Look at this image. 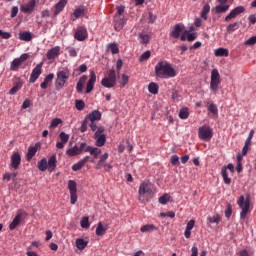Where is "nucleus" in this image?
Listing matches in <instances>:
<instances>
[{
    "label": "nucleus",
    "instance_id": "1",
    "mask_svg": "<svg viewBox=\"0 0 256 256\" xmlns=\"http://www.w3.org/2000/svg\"><path fill=\"white\" fill-rule=\"evenodd\" d=\"M155 75L160 79H171L177 77V71L166 60L159 61L155 66Z\"/></svg>",
    "mask_w": 256,
    "mask_h": 256
},
{
    "label": "nucleus",
    "instance_id": "2",
    "mask_svg": "<svg viewBox=\"0 0 256 256\" xmlns=\"http://www.w3.org/2000/svg\"><path fill=\"white\" fill-rule=\"evenodd\" d=\"M96 121H101V112H99V110H94L91 114L86 116L82 124V129H89V127L90 129H97Z\"/></svg>",
    "mask_w": 256,
    "mask_h": 256
},
{
    "label": "nucleus",
    "instance_id": "3",
    "mask_svg": "<svg viewBox=\"0 0 256 256\" xmlns=\"http://www.w3.org/2000/svg\"><path fill=\"white\" fill-rule=\"evenodd\" d=\"M71 73L69 70H60L56 74V80H55V88L59 91L60 89H63L65 87V84L69 80Z\"/></svg>",
    "mask_w": 256,
    "mask_h": 256
},
{
    "label": "nucleus",
    "instance_id": "4",
    "mask_svg": "<svg viewBox=\"0 0 256 256\" xmlns=\"http://www.w3.org/2000/svg\"><path fill=\"white\" fill-rule=\"evenodd\" d=\"M117 83V75L115 74V70L111 69L108 72V75L104 77L101 81V85L106 87V89H111L115 87Z\"/></svg>",
    "mask_w": 256,
    "mask_h": 256
},
{
    "label": "nucleus",
    "instance_id": "5",
    "mask_svg": "<svg viewBox=\"0 0 256 256\" xmlns=\"http://www.w3.org/2000/svg\"><path fill=\"white\" fill-rule=\"evenodd\" d=\"M238 205L242 211L240 212V219H245L247 217V213H249V209L251 207V202L249 200V196L245 198V196H240L238 200Z\"/></svg>",
    "mask_w": 256,
    "mask_h": 256
},
{
    "label": "nucleus",
    "instance_id": "6",
    "mask_svg": "<svg viewBox=\"0 0 256 256\" xmlns=\"http://www.w3.org/2000/svg\"><path fill=\"white\" fill-rule=\"evenodd\" d=\"M210 79V89L216 93V91H219V85H221V74H219V70L212 69Z\"/></svg>",
    "mask_w": 256,
    "mask_h": 256
},
{
    "label": "nucleus",
    "instance_id": "7",
    "mask_svg": "<svg viewBox=\"0 0 256 256\" xmlns=\"http://www.w3.org/2000/svg\"><path fill=\"white\" fill-rule=\"evenodd\" d=\"M138 193L140 195V198L143 197V195H151L153 193V184L149 180H144L139 187Z\"/></svg>",
    "mask_w": 256,
    "mask_h": 256
},
{
    "label": "nucleus",
    "instance_id": "8",
    "mask_svg": "<svg viewBox=\"0 0 256 256\" xmlns=\"http://www.w3.org/2000/svg\"><path fill=\"white\" fill-rule=\"evenodd\" d=\"M68 189L70 191V203L71 205H75L77 203V182L75 180H69Z\"/></svg>",
    "mask_w": 256,
    "mask_h": 256
},
{
    "label": "nucleus",
    "instance_id": "9",
    "mask_svg": "<svg viewBox=\"0 0 256 256\" xmlns=\"http://www.w3.org/2000/svg\"><path fill=\"white\" fill-rule=\"evenodd\" d=\"M27 59H29V54H22L19 58H15L10 64V71H19V67H21Z\"/></svg>",
    "mask_w": 256,
    "mask_h": 256
},
{
    "label": "nucleus",
    "instance_id": "10",
    "mask_svg": "<svg viewBox=\"0 0 256 256\" xmlns=\"http://www.w3.org/2000/svg\"><path fill=\"white\" fill-rule=\"evenodd\" d=\"M94 138L96 140V147H103V145H105L107 142V137L103 133V130H97L94 134Z\"/></svg>",
    "mask_w": 256,
    "mask_h": 256
},
{
    "label": "nucleus",
    "instance_id": "11",
    "mask_svg": "<svg viewBox=\"0 0 256 256\" xmlns=\"http://www.w3.org/2000/svg\"><path fill=\"white\" fill-rule=\"evenodd\" d=\"M85 145V143H81L80 147L75 145L74 147L69 148L66 151V155H68V157H76V155H81V153H83V149H85Z\"/></svg>",
    "mask_w": 256,
    "mask_h": 256
},
{
    "label": "nucleus",
    "instance_id": "12",
    "mask_svg": "<svg viewBox=\"0 0 256 256\" xmlns=\"http://www.w3.org/2000/svg\"><path fill=\"white\" fill-rule=\"evenodd\" d=\"M198 137L201 141H210L213 139V130L211 129H199Z\"/></svg>",
    "mask_w": 256,
    "mask_h": 256
},
{
    "label": "nucleus",
    "instance_id": "13",
    "mask_svg": "<svg viewBox=\"0 0 256 256\" xmlns=\"http://www.w3.org/2000/svg\"><path fill=\"white\" fill-rule=\"evenodd\" d=\"M42 69H43V63H39L36 65V67L32 70V73L30 75V79H29L30 83H35V81H37L38 77L41 76Z\"/></svg>",
    "mask_w": 256,
    "mask_h": 256
},
{
    "label": "nucleus",
    "instance_id": "14",
    "mask_svg": "<svg viewBox=\"0 0 256 256\" xmlns=\"http://www.w3.org/2000/svg\"><path fill=\"white\" fill-rule=\"evenodd\" d=\"M35 5H37V1L30 0L28 3L21 5L20 10L22 11V13H27L28 15H31V13L35 9Z\"/></svg>",
    "mask_w": 256,
    "mask_h": 256
},
{
    "label": "nucleus",
    "instance_id": "15",
    "mask_svg": "<svg viewBox=\"0 0 256 256\" xmlns=\"http://www.w3.org/2000/svg\"><path fill=\"white\" fill-rule=\"evenodd\" d=\"M245 12V7L238 6L231 10V12L225 17V21H231V19H235L237 15H241V13Z\"/></svg>",
    "mask_w": 256,
    "mask_h": 256
},
{
    "label": "nucleus",
    "instance_id": "16",
    "mask_svg": "<svg viewBox=\"0 0 256 256\" xmlns=\"http://www.w3.org/2000/svg\"><path fill=\"white\" fill-rule=\"evenodd\" d=\"M74 37L77 41H85L88 37L87 28L80 27L76 30Z\"/></svg>",
    "mask_w": 256,
    "mask_h": 256
},
{
    "label": "nucleus",
    "instance_id": "17",
    "mask_svg": "<svg viewBox=\"0 0 256 256\" xmlns=\"http://www.w3.org/2000/svg\"><path fill=\"white\" fill-rule=\"evenodd\" d=\"M61 55V47L60 46H55L51 48L50 50L47 51L46 57L50 61L53 59H56V57H59Z\"/></svg>",
    "mask_w": 256,
    "mask_h": 256
},
{
    "label": "nucleus",
    "instance_id": "18",
    "mask_svg": "<svg viewBox=\"0 0 256 256\" xmlns=\"http://www.w3.org/2000/svg\"><path fill=\"white\" fill-rule=\"evenodd\" d=\"M95 81H97V75H95V71H91L90 78L86 85V93H90L93 91V88L95 87Z\"/></svg>",
    "mask_w": 256,
    "mask_h": 256
},
{
    "label": "nucleus",
    "instance_id": "19",
    "mask_svg": "<svg viewBox=\"0 0 256 256\" xmlns=\"http://www.w3.org/2000/svg\"><path fill=\"white\" fill-rule=\"evenodd\" d=\"M41 147V143H36L33 146H30L28 148V152L26 154V159L27 161H31V159H33V157H35V155L37 154V151L39 150V148Z\"/></svg>",
    "mask_w": 256,
    "mask_h": 256
},
{
    "label": "nucleus",
    "instance_id": "20",
    "mask_svg": "<svg viewBox=\"0 0 256 256\" xmlns=\"http://www.w3.org/2000/svg\"><path fill=\"white\" fill-rule=\"evenodd\" d=\"M21 165V154L19 152H14L11 156V167L12 169H19Z\"/></svg>",
    "mask_w": 256,
    "mask_h": 256
},
{
    "label": "nucleus",
    "instance_id": "21",
    "mask_svg": "<svg viewBox=\"0 0 256 256\" xmlns=\"http://www.w3.org/2000/svg\"><path fill=\"white\" fill-rule=\"evenodd\" d=\"M181 41H195L197 39V34L191 33L189 30H185L181 36Z\"/></svg>",
    "mask_w": 256,
    "mask_h": 256
},
{
    "label": "nucleus",
    "instance_id": "22",
    "mask_svg": "<svg viewBox=\"0 0 256 256\" xmlns=\"http://www.w3.org/2000/svg\"><path fill=\"white\" fill-rule=\"evenodd\" d=\"M184 26L182 24H176L170 33V37L174 39H179L181 37V31H183Z\"/></svg>",
    "mask_w": 256,
    "mask_h": 256
},
{
    "label": "nucleus",
    "instance_id": "23",
    "mask_svg": "<svg viewBox=\"0 0 256 256\" xmlns=\"http://www.w3.org/2000/svg\"><path fill=\"white\" fill-rule=\"evenodd\" d=\"M87 161H89V156H85L83 159L75 163L72 166V171H81V169L85 167V163H87Z\"/></svg>",
    "mask_w": 256,
    "mask_h": 256
},
{
    "label": "nucleus",
    "instance_id": "24",
    "mask_svg": "<svg viewBox=\"0 0 256 256\" xmlns=\"http://www.w3.org/2000/svg\"><path fill=\"white\" fill-rule=\"evenodd\" d=\"M47 164H48V170L50 171V173H53V171H55V169H57V156L52 155L48 159Z\"/></svg>",
    "mask_w": 256,
    "mask_h": 256
},
{
    "label": "nucleus",
    "instance_id": "25",
    "mask_svg": "<svg viewBox=\"0 0 256 256\" xmlns=\"http://www.w3.org/2000/svg\"><path fill=\"white\" fill-rule=\"evenodd\" d=\"M67 5V0H60L54 7V15L57 17L61 11L65 9V6Z\"/></svg>",
    "mask_w": 256,
    "mask_h": 256
},
{
    "label": "nucleus",
    "instance_id": "26",
    "mask_svg": "<svg viewBox=\"0 0 256 256\" xmlns=\"http://www.w3.org/2000/svg\"><path fill=\"white\" fill-rule=\"evenodd\" d=\"M123 25H125V19L119 18V16L114 17V29L116 31H121L123 29Z\"/></svg>",
    "mask_w": 256,
    "mask_h": 256
},
{
    "label": "nucleus",
    "instance_id": "27",
    "mask_svg": "<svg viewBox=\"0 0 256 256\" xmlns=\"http://www.w3.org/2000/svg\"><path fill=\"white\" fill-rule=\"evenodd\" d=\"M85 83H87V75L80 77L79 81L77 82L76 91L78 93H83V87H85Z\"/></svg>",
    "mask_w": 256,
    "mask_h": 256
},
{
    "label": "nucleus",
    "instance_id": "28",
    "mask_svg": "<svg viewBox=\"0 0 256 256\" xmlns=\"http://www.w3.org/2000/svg\"><path fill=\"white\" fill-rule=\"evenodd\" d=\"M206 107L213 117H217V115H219V109H217V105H215L213 102H208Z\"/></svg>",
    "mask_w": 256,
    "mask_h": 256
},
{
    "label": "nucleus",
    "instance_id": "29",
    "mask_svg": "<svg viewBox=\"0 0 256 256\" xmlns=\"http://www.w3.org/2000/svg\"><path fill=\"white\" fill-rule=\"evenodd\" d=\"M107 226H103L102 222L98 223V226L96 227V235L98 237H103V235H105V233H107Z\"/></svg>",
    "mask_w": 256,
    "mask_h": 256
},
{
    "label": "nucleus",
    "instance_id": "30",
    "mask_svg": "<svg viewBox=\"0 0 256 256\" xmlns=\"http://www.w3.org/2000/svg\"><path fill=\"white\" fill-rule=\"evenodd\" d=\"M215 57H229V50L226 48H217L214 50Z\"/></svg>",
    "mask_w": 256,
    "mask_h": 256
},
{
    "label": "nucleus",
    "instance_id": "31",
    "mask_svg": "<svg viewBox=\"0 0 256 256\" xmlns=\"http://www.w3.org/2000/svg\"><path fill=\"white\" fill-rule=\"evenodd\" d=\"M221 175H222V179L224 181V183L226 185H231V178H229V175L227 174V167L223 166L221 168Z\"/></svg>",
    "mask_w": 256,
    "mask_h": 256
},
{
    "label": "nucleus",
    "instance_id": "32",
    "mask_svg": "<svg viewBox=\"0 0 256 256\" xmlns=\"http://www.w3.org/2000/svg\"><path fill=\"white\" fill-rule=\"evenodd\" d=\"M141 233H151L157 231V227L153 224H146L140 228Z\"/></svg>",
    "mask_w": 256,
    "mask_h": 256
},
{
    "label": "nucleus",
    "instance_id": "33",
    "mask_svg": "<svg viewBox=\"0 0 256 256\" xmlns=\"http://www.w3.org/2000/svg\"><path fill=\"white\" fill-rule=\"evenodd\" d=\"M55 77V74H48L45 78L44 81L40 84L41 89H47V85L53 81Z\"/></svg>",
    "mask_w": 256,
    "mask_h": 256
},
{
    "label": "nucleus",
    "instance_id": "34",
    "mask_svg": "<svg viewBox=\"0 0 256 256\" xmlns=\"http://www.w3.org/2000/svg\"><path fill=\"white\" fill-rule=\"evenodd\" d=\"M20 41H31L33 39V34L31 32H20L19 33Z\"/></svg>",
    "mask_w": 256,
    "mask_h": 256
},
{
    "label": "nucleus",
    "instance_id": "35",
    "mask_svg": "<svg viewBox=\"0 0 256 256\" xmlns=\"http://www.w3.org/2000/svg\"><path fill=\"white\" fill-rule=\"evenodd\" d=\"M21 223V214H17L9 225V229L13 231Z\"/></svg>",
    "mask_w": 256,
    "mask_h": 256
},
{
    "label": "nucleus",
    "instance_id": "36",
    "mask_svg": "<svg viewBox=\"0 0 256 256\" xmlns=\"http://www.w3.org/2000/svg\"><path fill=\"white\" fill-rule=\"evenodd\" d=\"M89 244L88 241H85L82 238H78L76 239V247L77 249H79L80 251H83V249H85V247H87V245Z\"/></svg>",
    "mask_w": 256,
    "mask_h": 256
},
{
    "label": "nucleus",
    "instance_id": "37",
    "mask_svg": "<svg viewBox=\"0 0 256 256\" xmlns=\"http://www.w3.org/2000/svg\"><path fill=\"white\" fill-rule=\"evenodd\" d=\"M215 13H226L229 11V4H220L214 8Z\"/></svg>",
    "mask_w": 256,
    "mask_h": 256
},
{
    "label": "nucleus",
    "instance_id": "38",
    "mask_svg": "<svg viewBox=\"0 0 256 256\" xmlns=\"http://www.w3.org/2000/svg\"><path fill=\"white\" fill-rule=\"evenodd\" d=\"M148 91L149 93H152V95H157V93H159V85H157V83L151 82L148 85Z\"/></svg>",
    "mask_w": 256,
    "mask_h": 256
},
{
    "label": "nucleus",
    "instance_id": "39",
    "mask_svg": "<svg viewBox=\"0 0 256 256\" xmlns=\"http://www.w3.org/2000/svg\"><path fill=\"white\" fill-rule=\"evenodd\" d=\"M49 169L48 164H47V158H43L38 162V170L39 171H47Z\"/></svg>",
    "mask_w": 256,
    "mask_h": 256
},
{
    "label": "nucleus",
    "instance_id": "40",
    "mask_svg": "<svg viewBox=\"0 0 256 256\" xmlns=\"http://www.w3.org/2000/svg\"><path fill=\"white\" fill-rule=\"evenodd\" d=\"M211 11V6H209V4L204 5L200 16L202 17V19H204V21H207V15H209V12Z\"/></svg>",
    "mask_w": 256,
    "mask_h": 256
},
{
    "label": "nucleus",
    "instance_id": "41",
    "mask_svg": "<svg viewBox=\"0 0 256 256\" xmlns=\"http://www.w3.org/2000/svg\"><path fill=\"white\" fill-rule=\"evenodd\" d=\"M21 87H23V83H21V81L14 83V86L9 91V95H15V93H17Z\"/></svg>",
    "mask_w": 256,
    "mask_h": 256
},
{
    "label": "nucleus",
    "instance_id": "42",
    "mask_svg": "<svg viewBox=\"0 0 256 256\" xmlns=\"http://www.w3.org/2000/svg\"><path fill=\"white\" fill-rule=\"evenodd\" d=\"M140 43L147 45L151 41V36L149 34L141 33L139 34Z\"/></svg>",
    "mask_w": 256,
    "mask_h": 256
},
{
    "label": "nucleus",
    "instance_id": "43",
    "mask_svg": "<svg viewBox=\"0 0 256 256\" xmlns=\"http://www.w3.org/2000/svg\"><path fill=\"white\" fill-rule=\"evenodd\" d=\"M160 205H167L171 201V196L169 194H164L158 199Z\"/></svg>",
    "mask_w": 256,
    "mask_h": 256
},
{
    "label": "nucleus",
    "instance_id": "44",
    "mask_svg": "<svg viewBox=\"0 0 256 256\" xmlns=\"http://www.w3.org/2000/svg\"><path fill=\"white\" fill-rule=\"evenodd\" d=\"M237 29H239V22H234L226 27L228 33H233V31H237Z\"/></svg>",
    "mask_w": 256,
    "mask_h": 256
},
{
    "label": "nucleus",
    "instance_id": "45",
    "mask_svg": "<svg viewBox=\"0 0 256 256\" xmlns=\"http://www.w3.org/2000/svg\"><path fill=\"white\" fill-rule=\"evenodd\" d=\"M80 225L82 229H89V227H91V224L89 223V217H83L80 221Z\"/></svg>",
    "mask_w": 256,
    "mask_h": 256
},
{
    "label": "nucleus",
    "instance_id": "46",
    "mask_svg": "<svg viewBox=\"0 0 256 256\" xmlns=\"http://www.w3.org/2000/svg\"><path fill=\"white\" fill-rule=\"evenodd\" d=\"M75 107L77 111H83L85 109V102L83 100H75Z\"/></svg>",
    "mask_w": 256,
    "mask_h": 256
},
{
    "label": "nucleus",
    "instance_id": "47",
    "mask_svg": "<svg viewBox=\"0 0 256 256\" xmlns=\"http://www.w3.org/2000/svg\"><path fill=\"white\" fill-rule=\"evenodd\" d=\"M90 155L94 156V159H97L101 155V149L92 147L90 149Z\"/></svg>",
    "mask_w": 256,
    "mask_h": 256
},
{
    "label": "nucleus",
    "instance_id": "48",
    "mask_svg": "<svg viewBox=\"0 0 256 256\" xmlns=\"http://www.w3.org/2000/svg\"><path fill=\"white\" fill-rule=\"evenodd\" d=\"M180 119H187L189 117V110L187 108H182L179 112Z\"/></svg>",
    "mask_w": 256,
    "mask_h": 256
},
{
    "label": "nucleus",
    "instance_id": "49",
    "mask_svg": "<svg viewBox=\"0 0 256 256\" xmlns=\"http://www.w3.org/2000/svg\"><path fill=\"white\" fill-rule=\"evenodd\" d=\"M149 57H151V51L147 50L146 52H144L140 57H139V61L141 63H143V61H147V59H149Z\"/></svg>",
    "mask_w": 256,
    "mask_h": 256
},
{
    "label": "nucleus",
    "instance_id": "50",
    "mask_svg": "<svg viewBox=\"0 0 256 256\" xmlns=\"http://www.w3.org/2000/svg\"><path fill=\"white\" fill-rule=\"evenodd\" d=\"M109 49H110L112 55H117V53H119V47L115 43L109 44Z\"/></svg>",
    "mask_w": 256,
    "mask_h": 256
},
{
    "label": "nucleus",
    "instance_id": "51",
    "mask_svg": "<svg viewBox=\"0 0 256 256\" xmlns=\"http://www.w3.org/2000/svg\"><path fill=\"white\" fill-rule=\"evenodd\" d=\"M17 177V173H6L3 175V180L11 181V179H15Z\"/></svg>",
    "mask_w": 256,
    "mask_h": 256
},
{
    "label": "nucleus",
    "instance_id": "52",
    "mask_svg": "<svg viewBox=\"0 0 256 256\" xmlns=\"http://www.w3.org/2000/svg\"><path fill=\"white\" fill-rule=\"evenodd\" d=\"M117 13L115 15V17L121 18V15H123V13H125V6L124 5H120L117 6Z\"/></svg>",
    "mask_w": 256,
    "mask_h": 256
},
{
    "label": "nucleus",
    "instance_id": "53",
    "mask_svg": "<svg viewBox=\"0 0 256 256\" xmlns=\"http://www.w3.org/2000/svg\"><path fill=\"white\" fill-rule=\"evenodd\" d=\"M61 123H63V120H61L60 118H54L50 124V127H59Z\"/></svg>",
    "mask_w": 256,
    "mask_h": 256
},
{
    "label": "nucleus",
    "instance_id": "54",
    "mask_svg": "<svg viewBox=\"0 0 256 256\" xmlns=\"http://www.w3.org/2000/svg\"><path fill=\"white\" fill-rule=\"evenodd\" d=\"M81 15H83V8H77L73 13V16L75 17L73 21H75V19H79Z\"/></svg>",
    "mask_w": 256,
    "mask_h": 256
},
{
    "label": "nucleus",
    "instance_id": "55",
    "mask_svg": "<svg viewBox=\"0 0 256 256\" xmlns=\"http://www.w3.org/2000/svg\"><path fill=\"white\" fill-rule=\"evenodd\" d=\"M209 223H219L221 221V217L219 215L208 217Z\"/></svg>",
    "mask_w": 256,
    "mask_h": 256
},
{
    "label": "nucleus",
    "instance_id": "56",
    "mask_svg": "<svg viewBox=\"0 0 256 256\" xmlns=\"http://www.w3.org/2000/svg\"><path fill=\"white\" fill-rule=\"evenodd\" d=\"M59 137L63 143H67V141H69V134H66L65 132H61Z\"/></svg>",
    "mask_w": 256,
    "mask_h": 256
},
{
    "label": "nucleus",
    "instance_id": "57",
    "mask_svg": "<svg viewBox=\"0 0 256 256\" xmlns=\"http://www.w3.org/2000/svg\"><path fill=\"white\" fill-rule=\"evenodd\" d=\"M170 163L172 165H179V156L172 155L171 158H170Z\"/></svg>",
    "mask_w": 256,
    "mask_h": 256
},
{
    "label": "nucleus",
    "instance_id": "58",
    "mask_svg": "<svg viewBox=\"0 0 256 256\" xmlns=\"http://www.w3.org/2000/svg\"><path fill=\"white\" fill-rule=\"evenodd\" d=\"M233 213V210L231 209V204L227 205V209L225 210V217L229 219Z\"/></svg>",
    "mask_w": 256,
    "mask_h": 256
},
{
    "label": "nucleus",
    "instance_id": "59",
    "mask_svg": "<svg viewBox=\"0 0 256 256\" xmlns=\"http://www.w3.org/2000/svg\"><path fill=\"white\" fill-rule=\"evenodd\" d=\"M19 13V8L17 6L12 7L10 17L13 19L17 17V14Z\"/></svg>",
    "mask_w": 256,
    "mask_h": 256
},
{
    "label": "nucleus",
    "instance_id": "60",
    "mask_svg": "<svg viewBox=\"0 0 256 256\" xmlns=\"http://www.w3.org/2000/svg\"><path fill=\"white\" fill-rule=\"evenodd\" d=\"M68 53L70 57H77V50L73 47L68 48Z\"/></svg>",
    "mask_w": 256,
    "mask_h": 256
},
{
    "label": "nucleus",
    "instance_id": "61",
    "mask_svg": "<svg viewBox=\"0 0 256 256\" xmlns=\"http://www.w3.org/2000/svg\"><path fill=\"white\" fill-rule=\"evenodd\" d=\"M256 43V36L250 37L246 42L245 45H255Z\"/></svg>",
    "mask_w": 256,
    "mask_h": 256
},
{
    "label": "nucleus",
    "instance_id": "62",
    "mask_svg": "<svg viewBox=\"0 0 256 256\" xmlns=\"http://www.w3.org/2000/svg\"><path fill=\"white\" fill-rule=\"evenodd\" d=\"M129 83V76H127L126 74H123L122 75V83H121V86L122 87H125V85Z\"/></svg>",
    "mask_w": 256,
    "mask_h": 256
},
{
    "label": "nucleus",
    "instance_id": "63",
    "mask_svg": "<svg viewBox=\"0 0 256 256\" xmlns=\"http://www.w3.org/2000/svg\"><path fill=\"white\" fill-rule=\"evenodd\" d=\"M251 144H247V142H245V144H244V147H243V149H242V156L243 157H245V155H247V151H249V146H250Z\"/></svg>",
    "mask_w": 256,
    "mask_h": 256
},
{
    "label": "nucleus",
    "instance_id": "64",
    "mask_svg": "<svg viewBox=\"0 0 256 256\" xmlns=\"http://www.w3.org/2000/svg\"><path fill=\"white\" fill-rule=\"evenodd\" d=\"M191 256H199V249L195 245L191 249Z\"/></svg>",
    "mask_w": 256,
    "mask_h": 256
}]
</instances>
